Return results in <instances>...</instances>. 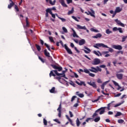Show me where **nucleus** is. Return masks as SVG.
Returning a JSON list of instances; mask_svg holds the SVG:
<instances>
[{
	"label": "nucleus",
	"instance_id": "nucleus-1",
	"mask_svg": "<svg viewBox=\"0 0 127 127\" xmlns=\"http://www.w3.org/2000/svg\"><path fill=\"white\" fill-rule=\"evenodd\" d=\"M89 71L93 72V73H98L99 71L102 72V68H100L99 66H96V68L92 66L89 69Z\"/></svg>",
	"mask_w": 127,
	"mask_h": 127
},
{
	"label": "nucleus",
	"instance_id": "nucleus-2",
	"mask_svg": "<svg viewBox=\"0 0 127 127\" xmlns=\"http://www.w3.org/2000/svg\"><path fill=\"white\" fill-rule=\"evenodd\" d=\"M93 47L96 48L97 49H99V47H104L105 48H108V46L103 43H98L96 44L95 45H94Z\"/></svg>",
	"mask_w": 127,
	"mask_h": 127
},
{
	"label": "nucleus",
	"instance_id": "nucleus-3",
	"mask_svg": "<svg viewBox=\"0 0 127 127\" xmlns=\"http://www.w3.org/2000/svg\"><path fill=\"white\" fill-rule=\"evenodd\" d=\"M90 11H88V12H85V13L87 14V15L92 16V17H96V16H95V11H94L93 9H90Z\"/></svg>",
	"mask_w": 127,
	"mask_h": 127
},
{
	"label": "nucleus",
	"instance_id": "nucleus-4",
	"mask_svg": "<svg viewBox=\"0 0 127 127\" xmlns=\"http://www.w3.org/2000/svg\"><path fill=\"white\" fill-rule=\"evenodd\" d=\"M100 63H101V60H100V59L96 58L94 59L93 62H92L91 64L92 65H99Z\"/></svg>",
	"mask_w": 127,
	"mask_h": 127
},
{
	"label": "nucleus",
	"instance_id": "nucleus-5",
	"mask_svg": "<svg viewBox=\"0 0 127 127\" xmlns=\"http://www.w3.org/2000/svg\"><path fill=\"white\" fill-rule=\"evenodd\" d=\"M52 67L54 68V69H56V70H58V71H59V72H60V71H62L63 70V68L61 66H58L55 64H51Z\"/></svg>",
	"mask_w": 127,
	"mask_h": 127
},
{
	"label": "nucleus",
	"instance_id": "nucleus-6",
	"mask_svg": "<svg viewBox=\"0 0 127 127\" xmlns=\"http://www.w3.org/2000/svg\"><path fill=\"white\" fill-rule=\"evenodd\" d=\"M58 112H59L58 116L60 118H61V114H62V104L61 103L59 105V108L57 109Z\"/></svg>",
	"mask_w": 127,
	"mask_h": 127
},
{
	"label": "nucleus",
	"instance_id": "nucleus-7",
	"mask_svg": "<svg viewBox=\"0 0 127 127\" xmlns=\"http://www.w3.org/2000/svg\"><path fill=\"white\" fill-rule=\"evenodd\" d=\"M112 48H114V49H116L117 50H122L123 49V47L120 45H112Z\"/></svg>",
	"mask_w": 127,
	"mask_h": 127
},
{
	"label": "nucleus",
	"instance_id": "nucleus-8",
	"mask_svg": "<svg viewBox=\"0 0 127 127\" xmlns=\"http://www.w3.org/2000/svg\"><path fill=\"white\" fill-rule=\"evenodd\" d=\"M105 109L106 107H101L96 111V113H98L99 111H101L99 113L100 115H103L105 113Z\"/></svg>",
	"mask_w": 127,
	"mask_h": 127
},
{
	"label": "nucleus",
	"instance_id": "nucleus-9",
	"mask_svg": "<svg viewBox=\"0 0 127 127\" xmlns=\"http://www.w3.org/2000/svg\"><path fill=\"white\" fill-rule=\"evenodd\" d=\"M64 46L67 53L68 54H70V55H72V54H73V52H72V51L71 50V49H69V48H68V46H67V45L66 44H64Z\"/></svg>",
	"mask_w": 127,
	"mask_h": 127
},
{
	"label": "nucleus",
	"instance_id": "nucleus-10",
	"mask_svg": "<svg viewBox=\"0 0 127 127\" xmlns=\"http://www.w3.org/2000/svg\"><path fill=\"white\" fill-rule=\"evenodd\" d=\"M88 85H89L90 86H91V87H93L94 89L97 88V84H96V82H92L90 81V82H87Z\"/></svg>",
	"mask_w": 127,
	"mask_h": 127
},
{
	"label": "nucleus",
	"instance_id": "nucleus-11",
	"mask_svg": "<svg viewBox=\"0 0 127 127\" xmlns=\"http://www.w3.org/2000/svg\"><path fill=\"white\" fill-rule=\"evenodd\" d=\"M76 26L77 27V29H84V30H86L87 32L89 33V30L87 29L86 26H82L80 25H76Z\"/></svg>",
	"mask_w": 127,
	"mask_h": 127
},
{
	"label": "nucleus",
	"instance_id": "nucleus-12",
	"mask_svg": "<svg viewBox=\"0 0 127 127\" xmlns=\"http://www.w3.org/2000/svg\"><path fill=\"white\" fill-rule=\"evenodd\" d=\"M115 22H116L117 24H118V25H120V26H122V27H125V24L122 23V22L119 20V19H115Z\"/></svg>",
	"mask_w": 127,
	"mask_h": 127
},
{
	"label": "nucleus",
	"instance_id": "nucleus-13",
	"mask_svg": "<svg viewBox=\"0 0 127 127\" xmlns=\"http://www.w3.org/2000/svg\"><path fill=\"white\" fill-rule=\"evenodd\" d=\"M9 1L10 2V3L8 5V8H9V9H10V8H11V7H12L15 4L14 2L12 1V0H9Z\"/></svg>",
	"mask_w": 127,
	"mask_h": 127
},
{
	"label": "nucleus",
	"instance_id": "nucleus-14",
	"mask_svg": "<svg viewBox=\"0 0 127 127\" xmlns=\"http://www.w3.org/2000/svg\"><path fill=\"white\" fill-rule=\"evenodd\" d=\"M116 77L119 80H122L123 77H124V74L122 73H117L116 74Z\"/></svg>",
	"mask_w": 127,
	"mask_h": 127
},
{
	"label": "nucleus",
	"instance_id": "nucleus-15",
	"mask_svg": "<svg viewBox=\"0 0 127 127\" xmlns=\"http://www.w3.org/2000/svg\"><path fill=\"white\" fill-rule=\"evenodd\" d=\"M85 43H86V41L84 39H82L81 40H79L78 42V44L80 46H81V45H84Z\"/></svg>",
	"mask_w": 127,
	"mask_h": 127
},
{
	"label": "nucleus",
	"instance_id": "nucleus-16",
	"mask_svg": "<svg viewBox=\"0 0 127 127\" xmlns=\"http://www.w3.org/2000/svg\"><path fill=\"white\" fill-rule=\"evenodd\" d=\"M59 2L62 4V6H64V7H67L68 5L65 3V1L64 0H60Z\"/></svg>",
	"mask_w": 127,
	"mask_h": 127
},
{
	"label": "nucleus",
	"instance_id": "nucleus-17",
	"mask_svg": "<svg viewBox=\"0 0 127 127\" xmlns=\"http://www.w3.org/2000/svg\"><path fill=\"white\" fill-rule=\"evenodd\" d=\"M75 83L77 84L79 86H82V85H83V86H86V83H85V82L84 81H80V82H78V81H76Z\"/></svg>",
	"mask_w": 127,
	"mask_h": 127
},
{
	"label": "nucleus",
	"instance_id": "nucleus-18",
	"mask_svg": "<svg viewBox=\"0 0 127 127\" xmlns=\"http://www.w3.org/2000/svg\"><path fill=\"white\" fill-rule=\"evenodd\" d=\"M109 82H110V80L105 81V82H104L102 85L101 86V88L102 90H104L105 89V86H106V85H107V84H108V83H109Z\"/></svg>",
	"mask_w": 127,
	"mask_h": 127
},
{
	"label": "nucleus",
	"instance_id": "nucleus-19",
	"mask_svg": "<svg viewBox=\"0 0 127 127\" xmlns=\"http://www.w3.org/2000/svg\"><path fill=\"white\" fill-rule=\"evenodd\" d=\"M44 55H45V56L46 57H50V53H49V52H47V49L44 50Z\"/></svg>",
	"mask_w": 127,
	"mask_h": 127
},
{
	"label": "nucleus",
	"instance_id": "nucleus-20",
	"mask_svg": "<svg viewBox=\"0 0 127 127\" xmlns=\"http://www.w3.org/2000/svg\"><path fill=\"white\" fill-rule=\"evenodd\" d=\"M72 32H73V34H72V36L73 37H76V38H79V36H78V35H77V33H76V31H75V30H73V29H72Z\"/></svg>",
	"mask_w": 127,
	"mask_h": 127
},
{
	"label": "nucleus",
	"instance_id": "nucleus-21",
	"mask_svg": "<svg viewBox=\"0 0 127 127\" xmlns=\"http://www.w3.org/2000/svg\"><path fill=\"white\" fill-rule=\"evenodd\" d=\"M85 49L86 50H84L83 51L85 52V53H86V54H89V53H90V52L91 51V50L90 49H89L88 47H84Z\"/></svg>",
	"mask_w": 127,
	"mask_h": 127
},
{
	"label": "nucleus",
	"instance_id": "nucleus-22",
	"mask_svg": "<svg viewBox=\"0 0 127 127\" xmlns=\"http://www.w3.org/2000/svg\"><path fill=\"white\" fill-rule=\"evenodd\" d=\"M80 92L79 91H77L76 92V95L77 96H78V97H79V98H84V94H82V93H79Z\"/></svg>",
	"mask_w": 127,
	"mask_h": 127
},
{
	"label": "nucleus",
	"instance_id": "nucleus-23",
	"mask_svg": "<svg viewBox=\"0 0 127 127\" xmlns=\"http://www.w3.org/2000/svg\"><path fill=\"white\" fill-rule=\"evenodd\" d=\"M122 10H123V8L120 7H117L116 9H115V11L116 12H117L118 13L119 12H121V11H122Z\"/></svg>",
	"mask_w": 127,
	"mask_h": 127
},
{
	"label": "nucleus",
	"instance_id": "nucleus-24",
	"mask_svg": "<svg viewBox=\"0 0 127 127\" xmlns=\"http://www.w3.org/2000/svg\"><path fill=\"white\" fill-rule=\"evenodd\" d=\"M102 37V34L101 33H98L96 36H93V38H101Z\"/></svg>",
	"mask_w": 127,
	"mask_h": 127
},
{
	"label": "nucleus",
	"instance_id": "nucleus-25",
	"mask_svg": "<svg viewBox=\"0 0 127 127\" xmlns=\"http://www.w3.org/2000/svg\"><path fill=\"white\" fill-rule=\"evenodd\" d=\"M35 45L37 48V50H38L39 52H40V50H41V47H40V46L38 45L37 44H35Z\"/></svg>",
	"mask_w": 127,
	"mask_h": 127
},
{
	"label": "nucleus",
	"instance_id": "nucleus-26",
	"mask_svg": "<svg viewBox=\"0 0 127 127\" xmlns=\"http://www.w3.org/2000/svg\"><path fill=\"white\" fill-rule=\"evenodd\" d=\"M72 13H74V7H72L71 10L68 11L67 15H70V14H72Z\"/></svg>",
	"mask_w": 127,
	"mask_h": 127
},
{
	"label": "nucleus",
	"instance_id": "nucleus-27",
	"mask_svg": "<svg viewBox=\"0 0 127 127\" xmlns=\"http://www.w3.org/2000/svg\"><path fill=\"white\" fill-rule=\"evenodd\" d=\"M49 76L50 77H52V76H53V77H55V76H56V75H55V74H54V70H51Z\"/></svg>",
	"mask_w": 127,
	"mask_h": 127
},
{
	"label": "nucleus",
	"instance_id": "nucleus-28",
	"mask_svg": "<svg viewBox=\"0 0 127 127\" xmlns=\"http://www.w3.org/2000/svg\"><path fill=\"white\" fill-rule=\"evenodd\" d=\"M50 92L52 93L55 94V93H56V91H55V87H52V88L51 90H50Z\"/></svg>",
	"mask_w": 127,
	"mask_h": 127
},
{
	"label": "nucleus",
	"instance_id": "nucleus-29",
	"mask_svg": "<svg viewBox=\"0 0 127 127\" xmlns=\"http://www.w3.org/2000/svg\"><path fill=\"white\" fill-rule=\"evenodd\" d=\"M46 12H48V13H50V14H52V10L51 9V8H47L46 10Z\"/></svg>",
	"mask_w": 127,
	"mask_h": 127
},
{
	"label": "nucleus",
	"instance_id": "nucleus-30",
	"mask_svg": "<svg viewBox=\"0 0 127 127\" xmlns=\"http://www.w3.org/2000/svg\"><path fill=\"white\" fill-rule=\"evenodd\" d=\"M76 123L77 127H80V125L81 123L80 122V121L79 120V118H77Z\"/></svg>",
	"mask_w": 127,
	"mask_h": 127
},
{
	"label": "nucleus",
	"instance_id": "nucleus-31",
	"mask_svg": "<svg viewBox=\"0 0 127 127\" xmlns=\"http://www.w3.org/2000/svg\"><path fill=\"white\" fill-rule=\"evenodd\" d=\"M106 33L107 34H111V33H113V31L110 30V29H107L106 30Z\"/></svg>",
	"mask_w": 127,
	"mask_h": 127
},
{
	"label": "nucleus",
	"instance_id": "nucleus-32",
	"mask_svg": "<svg viewBox=\"0 0 127 127\" xmlns=\"http://www.w3.org/2000/svg\"><path fill=\"white\" fill-rule=\"evenodd\" d=\"M44 45L46 46V47H47V48L48 49L49 51H51V49H50V46H49V45H48V44H47L46 43H45L44 44Z\"/></svg>",
	"mask_w": 127,
	"mask_h": 127
},
{
	"label": "nucleus",
	"instance_id": "nucleus-33",
	"mask_svg": "<svg viewBox=\"0 0 127 127\" xmlns=\"http://www.w3.org/2000/svg\"><path fill=\"white\" fill-rule=\"evenodd\" d=\"M28 18L27 17L26 18V27H29V23L28 22Z\"/></svg>",
	"mask_w": 127,
	"mask_h": 127
},
{
	"label": "nucleus",
	"instance_id": "nucleus-34",
	"mask_svg": "<svg viewBox=\"0 0 127 127\" xmlns=\"http://www.w3.org/2000/svg\"><path fill=\"white\" fill-rule=\"evenodd\" d=\"M14 9H15V11L16 12H18V11H19V8H18V6H17L16 5H15Z\"/></svg>",
	"mask_w": 127,
	"mask_h": 127
},
{
	"label": "nucleus",
	"instance_id": "nucleus-35",
	"mask_svg": "<svg viewBox=\"0 0 127 127\" xmlns=\"http://www.w3.org/2000/svg\"><path fill=\"white\" fill-rule=\"evenodd\" d=\"M100 120H101V118L100 117H98L96 118H95L94 121L95 123H98V122L100 121Z\"/></svg>",
	"mask_w": 127,
	"mask_h": 127
},
{
	"label": "nucleus",
	"instance_id": "nucleus-36",
	"mask_svg": "<svg viewBox=\"0 0 127 127\" xmlns=\"http://www.w3.org/2000/svg\"><path fill=\"white\" fill-rule=\"evenodd\" d=\"M120 116H122V113L120 112H118L115 115V118H117V117H120Z\"/></svg>",
	"mask_w": 127,
	"mask_h": 127
},
{
	"label": "nucleus",
	"instance_id": "nucleus-37",
	"mask_svg": "<svg viewBox=\"0 0 127 127\" xmlns=\"http://www.w3.org/2000/svg\"><path fill=\"white\" fill-rule=\"evenodd\" d=\"M125 103V101H124L123 102H122V103H119V104H116V105H115V106H114V107L115 108H117V107H120V106H121V105H122V104H124Z\"/></svg>",
	"mask_w": 127,
	"mask_h": 127
},
{
	"label": "nucleus",
	"instance_id": "nucleus-38",
	"mask_svg": "<svg viewBox=\"0 0 127 127\" xmlns=\"http://www.w3.org/2000/svg\"><path fill=\"white\" fill-rule=\"evenodd\" d=\"M118 123L119 124H124V123H125V121L123 119H119L118 120Z\"/></svg>",
	"mask_w": 127,
	"mask_h": 127
},
{
	"label": "nucleus",
	"instance_id": "nucleus-39",
	"mask_svg": "<svg viewBox=\"0 0 127 127\" xmlns=\"http://www.w3.org/2000/svg\"><path fill=\"white\" fill-rule=\"evenodd\" d=\"M127 38V36H123L122 42H125V41H126Z\"/></svg>",
	"mask_w": 127,
	"mask_h": 127
},
{
	"label": "nucleus",
	"instance_id": "nucleus-40",
	"mask_svg": "<svg viewBox=\"0 0 127 127\" xmlns=\"http://www.w3.org/2000/svg\"><path fill=\"white\" fill-rule=\"evenodd\" d=\"M55 2H56V0H55L52 2V0H50V4H51V5H54L55 4Z\"/></svg>",
	"mask_w": 127,
	"mask_h": 127
},
{
	"label": "nucleus",
	"instance_id": "nucleus-41",
	"mask_svg": "<svg viewBox=\"0 0 127 127\" xmlns=\"http://www.w3.org/2000/svg\"><path fill=\"white\" fill-rule=\"evenodd\" d=\"M38 58L39 60L42 62V63H45V61H44V59H42L41 57H40V56H38Z\"/></svg>",
	"mask_w": 127,
	"mask_h": 127
},
{
	"label": "nucleus",
	"instance_id": "nucleus-42",
	"mask_svg": "<svg viewBox=\"0 0 127 127\" xmlns=\"http://www.w3.org/2000/svg\"><path fill=\"white\" fill-rule=\"evenodd\" d=\"M106 48L109 49V52H111V53H113V52H114V49H113L112 48L108 47V48Z\"/></svg>",
	"mask_w": 127,
	"mask_h": 127
},
{
	"label": "nucleus",
	"instance_id": "nucleus-43",
	"mask_svg": "<svg viewBox=\"0 0 127 127\" xmlns=\"http://www.w3.org/2000/svg\"><path fill=\"white\" fill-rule=\"evenodd\" d=\"M58 18L59 19H61V20H62V21L63 22H65V21H66V19L65 18H61L60 17H58Z\"/></svg>",
	"mask_w": 127,
	"mask_h": 127
},
{
	"label": "nucleus",
	"instance_id": "nucleus-44",
	"mask_svg": "<svg viewBox=\"0 0 127 127\" xmlns=\"http://www.w3.org/2000/svg\"><path fill=\"white\" fill-rule=\"evenodd\" d=\"M53 121L54 122H56V123H58V124H61V122L59 121V120H58V119H54Z\"/></svg>",
	"mask_w": 127,
	"mask_h": 127
},
{
	"label": "nucleus",
	"instance_id": "nucleus-45",
	"mask_svg": "<svg viewBox=\"0 0 127 127\" xmlns=\"http://www.w3.org/2000/svg\"><path fill=\"white\" fill-rule=\"evenodd\" d=\"M43 123L44 126H47V121L45 118L43 119Z\"/></svg>",
	"mask_w": 127,
	"mask_h": 127
},
{
	"label": "nucleus",
	"instance_id": "nucleus-46",
	"mask_svg": "<svg viewBox=\"0 0 127 127\" xmlns=\"http://www.w3.org/2000/svg\"><path fill=\"white\" fill-rule=\"evenodd\" d=\"M71 17L72 18H73V19H74L75 21H77V22H79L78 19L77 18V17H75V16H72Z\"/></svg>",
	"mask_w": 127,
	"mask_h": 127
},
{
	"label": "nucleus",
	"instance_id": "nucleus-47",
	"mask_svg": "<svg viewBox=\"0 0 127 127\" xmlns=\"http://www.w3.org/2000/svg\"><path fill=\"white\" fill-rule=\"evenodd\" d=\"M49 38L50 39V41H51V42H52L53 43H54V40H53V37H49Z\"/></svg>",
	"mask_w": 127,
	"mask_h": 127
},
{
	"label": "nucleus",
	"instance_id": "nucleus-48",
	"mask_svg": "<svg viewBox=\"0 0 127 127\" xmlns=\"http://www.w3.org/2000/svg\"><path fill=\"white\" fill-rule=\"evenodd\" d=\"M84 72L85 73H86L87 74H89L90 73V70H89V69H84Z\"/></svg>",
	"mask_w": 127,
	"mask_h": 127
},
{
	"label": "nucleus",
	"instance_id": "nucleus-49",
	"mask_svg": "<svg viewBox=\"0 0 127 127\" xmlns=\"http://www.w3.org/2000/svg\"><path fill=\"white\" fill-rule=\"evenodd\" d=\"M63 30L65 32V33H67L68 32V30L65 28V27H63Z\"/></svg>",
	"mask_w": 127,
	"mask_h": 127
},
{
	"label": "nucleus",
	"instance_id": "nucleus-50",
	"mask_svg": "<svg viewBox=\"0 0 127 127\" xmlns=\"http://www.w3.org/2000/svg\"><path fill=\"white\" fill-rule=\"evenodd\" d=\"M91 31H93V32H99V30L95 29L94 28L91 29Z\"/></svg>",
	"mask_w": 127,
	"mask_h": 127
},
{
	"label": "nucleus",
	"instance_id": "nucleus-51",
	"mask_svg": "<svg viewBox=\"0 0 127 127\" xmlns=\"http://www.w3.org/2000/svg\"><path fill=\"white\" fill-rule=\"evenodd\" d=\"M69 122H70V125H71V126H72L73 127L75 126V125L73 124V121H72V120L69 119Z\"/></svg>",
	"mask_w": 127,
	"mask_h": 127
},
{
	"label": "nucleus",
	"instance_id": "nucleus-52",
	"mask_svg": "<svg viewBox=\"0 0 127 127\" xmlns=\"http://www.w3.org/2000/svg\"><path fill=\"white\" fill-rule=\"evenodd\" d=\"M118 30H119L120 33H123V32H124V31H123V29L122 28H118Z\"/></svg>",
	"mask_w": 127,
	"mask_h": 127
},
{
	"label": "nucleus",
	"instance_id": "nucleus-53",
	"mask_svg": "<svg viewBox=\"0 0 127 127\" xmlns=\"http://www.w3.org/2000/svg\"><path fill=\"white\" fill-rule=\"evenodd\" d=\"M66 1L68 4H69V3H72V2H73L72 0H66Z\"/></svg>",
	"mask_w": 127,
	"mask_h": 127
},
{
	"label": "nucleus",
	"instance_id": "nucleus-54",
	"mask_svg": "<svg viewBox=\"0 0 127 127\" xmlns=\"http://www.w3.org/2000/svg\"><path fill=\"white\" fill-rule=\"evenodd\" d=\"M70 85H71V86H73V87H75V84L74 83V82H73L72 81H70V83H69Z\"/></svg>",
	"mask_w": 127,
	"mask_h": 127
},
{
	"label": "nucleus",
	"instance_id": "nucleus-55",
	"mask_svg": "<svg viewBox=\"0 0 127 127\" xmlns=\"http://www.w3.org/2000/svg\"><path fill=\"white\" fill-rule=\"evenodd\" d=\"M89 76H90V77H95V74L93 73L89 72Z\"/></svg>",
	"mask_w": 127,
	"mask_h": 127
},
{
	"label": "nucleus",
	"instance_id": "nucleus-56",
	"mask_svg": "<svg viewBox=\"0 0 127 127\" xmlns=\"http://www.w3.org/2000/svg\"><path fill=\"white\" fill-rule=\"evenodd\" d=\"M119 28L117 27H115L113 28V31H117L118 30Z\"/></svg>",
	"mask_w": 127,
	"mask_h": 127
},
{
	"label": "nucleus",
	"instance_id": "nucleus-57",
	"mask_svg": "<svg viewBox=\"0 0 127 127\" xmlns=\"http://www.w3.org/2000/svg\"><path fill=\"white\" fill-rule=\"evenodd\" d=\"M76 98H77V96H72V97L71 98V102H73L74 101V100H75V99H76Z\"/></svg>",
	"mask_w": 127,
	"mask_h": 127
},
{
	"label": "nucleus",
	"instance_id": "nucleus-58",
	"mask_svg": "<svg viewBox=\"0 0 127 127\" xmlns=\"http://www.w3.org/2000/svg\"><path fill=\"white\" fill-rule=\"evenodd\" d=\"M117 74H119V73H124V70L123 69H120L119 71L117 72Z\"/></svg>",
	"mask_w": 127,
	"mask_h": 127
},
{
	"label": "nucleus",
	"instance_id": "nucleus-59",
	"mask_svg": "<svg viewBox=\"0 0 127 127\" xmlns=\"http://www.w3.org/2000/svg\"><path fill=\"white\" fill-rule=\"evenodd\" d=\"M93 53L94 54H95V55H97V56H100V55L99 54V53H98V52H97V51H94Z\"/></svg>",
	"mask_w": 127,
	"mask_h": 127
},
{
	"label": "nucleus",
	"instance_id": "nucleus-60",
	"mask_svg": "<svg viewBox=\"0 0 127 127\" xmlns=\"http://www.w3.org/2000/svg\"><path fill=\"white\" fill-rule=\"evenodd\" d=\"M112 82L114 84L115 86H118L119 83H118L117 82H116L115 81H114V80H113Z\"/></svg>",
	"mask_w": 127,
	"mask_h": 127
},
{
	"label": "nucleus",
	"instance_id": "nucleus-61",
	"mask_svg": "<svg viewBox=\"0 0 127 127\" xmlns=\"http://www.w3.org/2000/svg\"><path fill=\"white\" fill-rule=\"evenodd\" d=\"M74 50L76 51L77 53H80V51L77 49V47H74Z\"/></svg>",
	"mask_w": 127,
	"mask_h": 127
},
{
	"label": "nucleus",
	"instance_id": "nucleus-62",
	"mask_svg": "<svg viewBox=\"0 0 127 127\" xmlns=\"http://www.w3.org/2000/svg\"><path fill=\"white\" fill-rule=\"evenodd\" d=\"M99 67L100 68H106V65L105 64L100 65Z\"/></svg>",
	"mask_w": 127,
	"mask_h": 127
},
{
	"label": "nucleus",
	"instance_id": "nucleus-63",
	"mask_svg": "<svg viewBox=\"0 0 127 127\" xmlns=\"http://www.w3.org/2000/svg\"><path fill=\"white\" fill-rule=\"evenodd\" d=\"M121 95H122V93H118V94H116V95H115L114 97H120V96H121Z\"/></svg>",
	"mask_w": 127,
	"mask_h": 127
},
{
	"label": "nucleus",
	"instance_id": "nucleus-64",
	"mask_svg": "<svg viewBox=\"0 0 127 127\" xmlns=\"http://www.w3.org/2000/svg\"><path fill=\"white\" fill-rule=\"evenodd\" d=\"M51 15H52V17H53V18H54L55 19L56 16H55V14H53V13H52V14H51Z\"/></svg>",
	"mask_w": 127,
	"mask_h": 127
}]
</instances>
